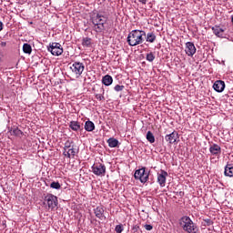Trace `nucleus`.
Returning <instances> with one entry per match:
<instances>
[{
    "mask_svg": "<svg viewBox=\"0 0 233 233\" xmlns=\"http://www.w3.org/2000/svg\"><path fill=\"white\" fill-rule=\"evenodd\" d=\"M145 37H147V33L144 30L136 29L128 34L127 41L129 46H137L145 43Z\"/></svg>",
    "mask_w": 233,
    "mask_h": 233,
    "instance_id": "nucleus-1",
    "label": "nucleus"
},
{
    "mask_svg": "<svg viewBox=\"0 0 233 233\" xmlns=\"http://www.w3.org/2000/svg\"><path fill=\"white\" fill-rule=\"evenodd\" d=\"M90 19L95 32H97L99 34H101V32H105V25H106V21H108V18L106 16L99 13H94L91 15Z\"/></svg>",
    "mask_w": 233,
    "mask_h": 233,
    "instance_id": "nucleus-2",
    "label": "nucleus"
},
{
    "mask_svg": "<svg viewBox=\"0 0 233 233\" xmlns=\"http://www.w3.org/2000/svg\"><path fill=\"white\" fill-rule=\"evenodd\" d=\"M179 225L184 232L198 233V226L189 217H182L179 220Z\"/></svg>",
    "mask_w": 233,
    "mask_h": 233,
    "instance_id": "nucleus-3",
    "label": "nucleus"
},
{
    "mask_svg": "<svg viewBox=\"0 0 233 233\" xmlns=\"http://www.w3.org/2000/svg\"><path fill=\"white\" fill-rule=\"evenodd\" d=\"M150 176V172H147L145 167L137 169L135 171L134 177L135 179H139L142 183H147L148 181V177Z\"/></svg>",
    "mask_w": 233,
    "mask_h": 233,
    "instance_id": "nucleus-4",
    "label": "nucleus"
},
{
    "mask_svg": "<svg viewBox=\"0 0 233 233\" xmlns=\"http://www.w3.org/2000/svg\"><path fill=\"white\" fill-rule=\"evenodd\" d=\"M44 204L48 206V208H51V210H54L56 207H57L58 201H57V197L48 194L46 196L44 199Z\"/></svg>",
    "mask_w": 233,
    "mask_h": 233,
    "instance_id": "nucleus-5",
    "label": "nucleus"
},
{
    "mask_svg": "<svg viewBox=\"0 0 233 233\" xmlns=\"http://www.w3.org/2000/svg\"><path fill=\"white\" fill-rule=\"evenodd\" d=\"M70 70L76 76V77H79L83 72H85V64L81 62H75L70 66Z\"/></svg>",
    "mask_w": 233,
    "mask_h": 233,
    "instance_id": "nucleus-6",
    "label": "nucleus"
},
{
    "mask_svg": "<svg viewBox=\"0 0 233 233\" xmlns=\"http://www.w3.org/2000/svg\"><path fill=\"white\" fill-rule=\"evenodd\" d=\"M92 172L95 176H105L106 174V166L98 163L92 166Z\"/></svg>",
    "mask_w": 233,
    "mask_h": 233,
    "instance_id": "nucleus-7",
    "label": "nucleus"
},
{
    "mask_svg": "<svg viewBox=\"0 0 233 233\" xmlns=\"http://www.w3.org/2000/svg\"><path fill=\"white\" fill-rule=\"evenodd\" d=\"M47 50L52 54V56H61V54H63V48L61 47V44L56 42L52 43Z\"/></svg>",
    "mask_w": 233,
    "mask_h": 233,
    "instance_id": "nucleus-8",
    "label": "nucleus"
},
{
    "mask_svg": "<svg viewBox=\"0 0 233 233\" xmlns=\"http://www.w3.org/2000/svg\"><path fill=\"white\" fill-rule=\"evenodd\" d=\"M196 46H194V43L192 42H187L186 43V49L185 52L187 54V56H188L189 57H192L194 56V54H196Z\"/></svg>",
    "mask_w": 233,
    "mask_h": 233,
    "instance_id": "nucleus-9",
    "label": "nucleus"
},
{
    "mask_svg": "<svg viewBox=\"0 0 233 233\" xmlns=\"http://www.w3.org/2000/svg\"><path fill=\"white\" fill-rule=\"evenodd\" d=\"M94 214L96 218H97L101 221L106 219V217H105V208H103V207L101 206H98L94 209Z\"/></svg>",
    "mask_w": 233,
    "mask_h": 233,
    "instance_id": "nucleus-10",
    "label": "nucleus"
},
{
    "mask_svg": "<svg viewBox=\"0 0 233 233\" xmlns=\"http://www.w3.org/2000/svg\"><path fill=\"white\" fill-rule=\"evenodd\" d=\"M168 177V173L165 170H161L160 174L157 176V183H159L160 187H165L167 183V177Z\"/></svg>",
    "mask_w": 233,
    "mask_h": 233,
    "instance_id": "nucleus-11",
    "label": "nucleus"
},
{
    "mask_svg": "<svg viewBox=\"0 0 233 233\" xmlns=\"http://www.w3.org/2000/svg\"><path fill=\"white\" fill-rule=\"evenodd\" d=\"M178 134L177 132L174 131L172 133H170L169 135H167L165 137L166 141H167V143H169V145H174V143H176V141H177L178 138Z\"/></svg>",
    "mask_w": 233,
    "mask_h": 233,
    "instance_id": "nucleus-12",
    "label": "nucleus"
},
{
    "mask_svg": "<svg viewBox=\"0 0 233 233\" xmlns=\"http://www.w3.org/2000/svg\"><path fill=\"white\" fill-rule=\"evenodd\" d=\"M65 157L74 158L76 157V154H77V150L76 149L75 146H73L69 149H66V151L63 152Z\"/></svg>",
    "mask_w": 233,
    "mask_h": 233,
    "instance_id": "nucleus-13",
    "label": "nucleus"
},
{
    "mask_svg": "<svg viewBox=\"0 0 233 233\" xmlns=\"http://www.w3.org/2000/svg\"><path fill=\"white\" fill-rule=\"evenodd\" d=\"M209 152L212 156H221V147L218 144H213L209 147Z\"/></svg>",
    "mask_w": 233,
    "mask_h": 233,
    "instance_id": "nucleus-14",
    "label": "nucleus"
},
{
    "mask_svg": "<svg viewBox=\"0 0 233 233\" xmlns=\"http://www.w3.org/2000/svg\"><path fill=\"white\" fill-rule=\"evenodd\" d=\"M211 30H212L213 34H215L217 35V37H223V35H225V29H223L219 25H215V26L211 27Z\"/></svg>",
    "mask_w": 233,
    "mask_h": 233,
    "instance_id": "nucleus-15",
    "label": "nucleus"
},
{
    "mask_svg": "<svg viewBox=\"0 0 233 233\" xmlns=\"http://www.w3.org/2000/svg\"><path fill=\"white\" fill-rule=\"evenodd\" d=\"M213 88L216 92H223L225 90V81L217 80L213 85Z\"/></svg>",
    "mask_w": 233,
    "mask_h": 233,
    "instance_id": "nucleus-16",
    "label": "nucleus"
},
{
    "mask_svg": "<svg viewBox=\"0 0 233 233\" xmlns=\"http://www.w3.org/2000/svg\"><path fill=\"white\" fill-rule=\"evenodd\" d=\"M226 177H233V164H227L224 169Z\"/></svg>",
    "mask_w": 233,
    "mask_h": 233,
    "instance_id": "nucleus-17",
    "label": "nucleus"
},
{
    "mask_svg": "<svg viewBox=\"0 0 233 233\" xmlns=\"http://www.w3.org/2000/svg\"><path fill=\"white\" fill-rule=\"evenodd\" d=\"M102 83H103V85H105V86H110V85H112V83H114V78H112V76L110 75H106L102 78Z\"/></svg>",
    "mask_w": 233,
    "mask_h": 233,
    "instance_id": "nucleus-18",
    "label": "nucleus"
},
{
    "mask_svg": "<svg viewBox=\"0 0 233 233\" xmlns=\"http://www.w3.org/2000/svg\"><path fill=\"white\" fill-rule=\"evenodd\" d=\"M69 128L74 130V132H77V130H81V123L78 121H71L69 124Z\"/></svg>",
    "mask_w": 233,
    "mask_h": 233,
    "instance_id": "nucleus-19",
    "label": "nucleus"
},
{
    "mask_svg": "<svg viewBox=\"0 0 233 233\" xmlns=\"http://www.w3.org/2000/svg\"><path fill=\"white\" fill-rule=\"evenodd\" d=\"M85 130H86V132H94V130H96V125L94 122L90 120L86 121L85 124Z\"/></svg>",
    "mask_w": 233,
    "mask_h": 233,
    "instance_id": "nucleus-20",
    "label": "nucleus"
},
{
    "mask_svg": "<svg viewBox=\"0 0 233 233\" xmlns=\"http://www.w3.org/2000/svg\"><path fill=\"white\" fill-rule=\"evenodd\" d=\"M146 38L147 43H154L157 39L156 34L154 32H149L144 36Z\"/></svg>",
    "mask_w": 233,
    "mask_h": 233,
    "instance_id": "nucleus-21",
    "label": "nucleus"
},
{
    "mask_svg": "<svg viewBox=\"0 0 233 233\" xmlns=\"http://www.w3.org/2000/svg\"><path fill=\"white\" fill-rule=\"evenodd\" d=\"M108 143V147H110V148H116V147H117V145H119V140L116 139V138H109L107 140Z\"/></svg>",
    "mask_w": 233,
    "mask_h": 233,
    "instance_id": "nucleus-22",
    "label": "nucleus"
},
{
    "mask_svg": "<svg viewBox=\"0 0 233 233\" xmlns=\"http://www.w3.org/2000/svg\"><path fill=\"white\" fill-rule=\"evenodd\" d=\"M23 52L24 54H32V46H30V44H24Z\"/></svg>",
    "mask_w": 233,
    "mask_h": 233,
    "instance_id": "nucleus-23",
    "label": "nucleus"
},
{
    "mask_svg": "<svg viewBox=\"0 0 233 233\" xmlns=\"http://www.w3.org/2000/svg\"><path fill=\"white\" fill-rule=\"evenodd\" d=\"M146 137L148 142L156 143V137H154V134L151 133V131H147Z\"/></svg>",
    "mask_w": 233,
    "mask_h": 233,
    "instance_id": "nucleus-24",
    "label": "nucleus"
},
{
    "mask_svg": "<svg viewBox=\"0 0 233 233\" xmlns=\"http://www.w3.org/2000/svg\"><path fill=\"white\" fill-rule=\"evenodd\" d=\"M10 132L12 136H23V131H21V129H19L18 127H15L13 130L11 129Z\"/></svg>",
    "mask_w": 233,
    "mask_h": 233,
    "instance_id": "nucleus-25",
    "label": "nucleus"
},
{
    "mask_svg": "<svg viewBox=\"0 0 233 233\" xmlns=\"http://www.w3.org/2000/svg\"><path fill=\"white\" fill-rule=\"evenodd\" d=\"M82 45H83V46H90V45H92V39H90L88 37L83 38Z\"/></svg>",
    "mask_w": 233,
    "mask_h": 233,
    "instance_id": "nucleus-26",
    "label": "nucleus"
},
{
    "mask_svg": "<svg viewBox=\"0 0 233 233\" xmlns=\"http://www.w3.org/2000/svg\"><path fill=\"white\" fill-rule=\"evenodd\" d=\"M73 147H74V142H73V141H70V140H67V141L65 143L64 151H66V150H68L69 148H72Z\"/></svg>",
    "mask_w": 233,
    "mask_h": 233,
    "instance_id": "nucleus-27",
    "label": "nucleus"
},
{
    "mask_svg": "<svg viewBox=\"0 0 233 233\" xmlns=\"http://www.w3.org/2000/svg\"><path fill=\"white\" fill-rule=\"evenodd\" d=\"M147 61H148L149 63H152L154 61V59H156V56L154 55V53L150 52L146 56Z\"/></svg>",
    "mask_w": 233,
    "mask_h": 233,
    "instance_id": "nucleus-28",
    "label": "nucleus"
},
{
    "mask_svg": "<svg viewBox=\"0 0 233 233\" xmlns=\"http://www.w3.org/2000/svg\"><path fill=\"white\" fill-rule=\"evenodd\" d=\"M203 224H204V227H210L211 225H214V222L210 218H204Z\"/></svg>",
    "mask_w": 233,
    "mask_h": 233,
    "instance_id": "nucleus-29",
    "label": "nucleus"
},
{
    "mask_svg": "<svg viewBox=\"0 0 233 233\" xmlns=\"http://www.w3.org/2000/svg\"><path fill=\"white\" fill-rule=\"evenodd\" d=\"M51 188H55L56 190H59L61 188V184L59 182H52L50 184Z\"/></svg>",
    "mask_w": 233,
    "mask_h": 233,
    "instance_id": "nucleus-30",
    "label": "nucleus"
},
{
    "mask_svg": "<svg viewBox=\"0 0 233 233\" xmlns=\"http://www.w3.org/2000/svg\"><path fill=\"white\" fill-rule=\"evenodd\" d=\"M114 90L116 92H123V90H125V86L116 85L115 86Z\"/></svg>",
    "mask_w": 233,
    "mask_h": 233,
    "instance_id": "nucleus-31",
    "label": "nucleus"
},
{
    "mask_svg": "<svg viewBox=\"0 0 233 233\" xmlns=\"http://www.w3.org/2000/svg\"><path fill=\"white\" fill-rule=\"evenodd\" d=\"M116 233H121L125 228H123V224L116 225L115 228Z\"/></svg>",
    "mask_w": 233,
    "mask_h": 233,
    "instance_id": "nucleus-32",
    "label": "nucleus"
},
{
    "mask_svg": "<svg viewBox=\"0 0 233 233\" xmlns=\"http://www.w3.org/2000/svg\"><path fill=\"white\" fill-rule=\"evenodd\" d=\"M95 96L97 101H105V96H103V94H96Z\"/></svg>",
    "mask_w": 233,
    "mask_h": 233,
    "instance_id": "nucleus-33",
    "label": "nucleus"
},
{
    "mask_svg": "<svg viewBox=\"0 0 233 233\" xmlns=\"http://www.w3.org/2000/svg\"><path fill=\"white\" fill-rule=\"evenodd\" d=\"M144 228H146V230H152V228H154V227L150 224H146L144 226Z\"/></svg>",
    "mask_w": 233,
    "mask_h": 233,
    "instance_id": "nucleus-34",
    "label": "nucleus"
},
{
    "mask_svg": "<svg viewBox=\"0 0 233 233\" xmlns=\"http://www.w3.org/2000/svg\"><path fill=\"white\" fill-rule=\"evenodd\" d=\"M1 48H5L6 46V42H0Z\"/></svg>",
    "mask_w": 233,
    "mask_h": 233,
    "instance_id": "nucleus-35",
    "label": "nucleus"
},
{
    "mask_svg": "<svg viewBox=\"0 0 233 233\" xmlns=\"http://www.w3.org/2000/svg\"><path fill=\"white\" fill-rule=\"evenodd\" d=\"M139 3H141L142 5H147V0H138Z\"/></svg>",
    "mask_w": 233,
    "mask_h": 233,
    "instance_id": "nucleus-36",
    "label": "nucleus"
},
{
    "mask_svg": "<svg viewBox=\"0 0 233 233\" xmlns=\"http://www.w3.org/2000/svg\"><path fill=\"white\" fill-rule=\"evenodd\" d=\"M3 30V22H0V32Z\"/></svg>",
    "mask_w": 233,
    "mask_h": 233,
    "instance_id": "nucleus-37",
    "label": "nucleus"
},
{
    "mask_svg": "<svg viewBox=\"0 0 233 233\" xmlns=\"http://www.w3.org/2000/svg\"><path fill=\"white\" fill-rule=\"evenodd\" d=\"M137 228H139V226H135V227L133 228L134 230H137Z\"/></svg>",
    "mask_w": 233,
    "mask_h": 233,
    "instance_id": "nucleus-38",
    "label": "nucleus"
},
{
    "mask_svg": "<svg viewBox=\"0 0 233 233\" xmlns=\"http://www.w3.org/2000/svg\"><path fill=\"white\" fill-rule=\"evenodd\" d=\"M103 94H105V89H102Z\"/></svg>",
    "mask_w": 233,
    "mask_h": 233,
    "instance_id": "nucleus-39",
    "label": "nucleus"
}]
</instances>
